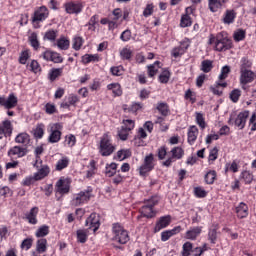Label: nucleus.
I'll return each instance as SVG.
<instances>
[{"label": "nucleus", "mask_w": 256, "mask_h": 256, "mask_svg": "<svg viewBox=\"0 0 256 256\" xmlns=\"http://www.w3.org/2000/svg\"><path fill=\"white\" fill-rule=\"evenodd\" d=\"M208 45H211L214 51L223 53V51L233 49V40L229 38L226 32H220L216 36L213 34L209 36Z\"/></svg>", "instance_id": "obj_1"}, {"label": "nucleus", "mask_w": 256, "mask_h": 256, "mask_svg": "<svg viewBox=\"0 0 256 256\" xmlns=\"http://www.w3.org/2000/svg\"><path fill=\"white\" fill-rule=\"evenodd\" d=\"M112 241L120 245L129 243V232L119 223L112 225Z\"/></svg>", "instance_id": "obj_2"}, {"label": "nucleus", "mask_w": 256, "mask_h": 256, "mask_svg": "<svg viewBox=\"0 0 256 256\" xmlns=\"http://www.w3.org/2000/svg\"><path fill=\"white\" fill-rule=\"evenodd\" d=\"M117 145L113 144L111 136L104 134L100 139L99 153L102 157H109L115 153Z\"/></svg>", "instance_id": "obj_3"}, {"label": "nucleus", "mask_w": 256, "mask_h": 256, "mask_svg": "<svg viewBox=\"0 0 256 256\" xmlns=\"http://www.w3.org/2000/svg\"><path fill=\"white\" fill-rule=\"evenodd\" d=\"M159 203V198L153 196L149 200L144 202V205L140 208V213L142 217H146V219H153L155 215H157V211H155V205Z\"/></svg>", "instance_id": "obj_4"}, {"label": "nucleus", "mask_w": 256, "mask_h": 256, "mask_svg": "<svg viewBox=\"0 0 256 256\" xmlns=\"http://www.w3.org/2000/svg\"><path fill=\"white\" fill-rule=\"evenodd\" d=\"M155 165H157L155 161V156L153 153H150L144 157L142 164L138 168V173L140 177H147L153 169H155Z\"/></svg>", "instance_id": "obj_5"}, {"label": "nucleus", "mask_w": 256, "mask_h": 256, "mask_svg": "<svg viewBox=\"0 0 256 256\" xmlns=\"http://www.w3.org/2000/svg\"><path fill=\"white\" fill-rule=\"evenodd\" d=\"M91 193H93V189L88 187L86 190H82L79 193L73 194L71 205L72 207H81L91 201Z\"/></svg>", "instance_id": "obj_6"}, {"label": "nucleus", "mask_w": 256, "mask_h": 256, "mask_svg": "<svg viewBox=\"0 0 256 256\" xmlns=\"http://www.w3.org/2000/svg\"><path fill=\"white\" fill-rule=\"evenodd\" d=\"M48 143L55 144L61 141V137L63 135V123L56 122L49 124L48 127Z\"/></svg>", "instance_id": "obj_7"}, {"label": "nucleus", "mask_w": 256, "mask_h": 256, "mask_svg": "<svg viewBox=\"0 0 256 256\" xmlns=\"http://www.w3.org/2000/svg\"><path fill=\"white\" fill-rule=\"evenodd\" d=\"M49 18V9L46 6H40L35 9L32 15V25L34 29H39L41 23Z\"/></svg>", "instance_id": "obj_8"}, {"label": "nucleus", "mask_w": 256, "mask_h": 256, "mask_svg": "<svg viewBox=\"0 0 256 256\" xmlns=\"http://www.w3.org/2000/svg\"><path fill=\"white\" fill-rule=\"evenodd\" d=\"M183 155H185V150L183 148L176 146L168 152V158L162 163L164 167H171L175 161H179V159H183Z\"/></svg>", "instance_id": "obj_9"}, {"label": "nucleus", "mask_w": 256, "mask_h": 256, "mask_svg": "<svg viewBox=\"0 0 256 256\" xmlns=\"http://www.w3.org/2000/svg\"><path fill=\"white\" fill-rule=\"evenodd\" d=\"M18 103L19 99L15 93H10L7 98H5V96H0V106L4 107V109H15Z\"/></svg>", "instance_id": "obj_10"}, {"label": "nucleus", "mask_w": 256, "mask_h": 256, "mask_svg": "<svg viewBox=\"0 0 256 256\" xmlns=\"http://www.w3.org/2000/svg\"><path fill=\"white\" fill-rule=\"evenodd\" d=\"M56 193H59V195H67L69 191H71V179L69 178H60L56 182Z\"/></svg>", "instance_id": "obj_11"}, {"label": "nucleus", "mask_w": 256, "mask_h": 256, "mask_svg": "<svg viewBox=\"0 0 256 256\" xmlns=\"http://www.w3.org/2000/svg\"><path fill=\"white\" fill-rule=\"evenodd\" d=\"M64 9L68 15H79L83 11L81 2H67L64 4Z\"/></svg>", "instance_id": "obj_12"}, {"label": "nucleus", "mask_w": 256, "mask_h": 256, "mask_svg": "<svg viewBox=\"0 0 256 256\" xmlns=\"http://www.w3.org/2000/svg\"><path fill=\"white\" fill-rule=\"evenodd\" d=\"M191 15H193V7H187L185 9V14H182L180 19V27H182V29L191 27L193 25V19L191 18Z\"/></svg>", "instance_id": "obj_13"}, {"label": "nucleus", "mask_w": 256, "mask_h": 256, "mask_svg": "<svg viewBox=\"0 0 256 256\" xmlns=\"http://www.w3.org/2000/svg\"><path fill=\"white\" fill-rule=\"evenodd\" d=\"M85 225L95 233L99 227H101L99 215H97V213L90 214V216L86 219Z\"/></svg>", "instance_id": "obj_14"}, {"label": "nucleus", "mask_w": 256, "mask_h": 256, "mask_svg": "<svg viewBox=\"0 0 256 256\" xmlns=\"http://www.w3.org/2000/svg\"><path fill=\"white\" fill-rule=\"evenodd\" d=\"M201 233H203L202 226L190 227L185 233V239H188V241H197V237H199Z\"/></svg>", "instance_id": "obj_15"}, {"label": "nucleus", "mask_w": 256, "mask_h": 256, "mask_svg": "<svg viewBox=\"0 0 256 256\" xmlns=\"http://www.w3.org/2000/svg\"><path fill=\"white\" fill-rule=\"evenodd\" d=\"M247 119H249V110L242 111L235 118L234 125L238 127V129H245Z\"/></svg>", "instance_id": "obj_16"}, {"label": "nucleus", "mask_w": 256, "mask_h": 256, "mask_svg": "<svg viewBox=\"0 0 256 256\" xmlns=\"http://www.w3.org/2000/svg\"><path fill=\"white\" fill-rule=\"evenodd\" d=\"M39 215V207L35 206L30 209L29 212L25 213L24 219L28 221L29 225H37L39 220H37V216Z\"/></svg>", "instance_id": "obj_17"}, {"label": "nucleus", "mask_w": 256, "mask_h": 256, "mask_svg": "<svg viewBox=\"0 0 256 256\" xmlns=\"http://www.w3.org/2000/svg\"><path fill=\"white\" fill-rule=\"evenodd\" d=\"M255 81V72L251 70L240 71V83L241 85H247Z\"/></svg>", "instance_id": "obj_18"}, {"label": "nucleus", "mask_w": 256, "mask_h": 256, "mask_svg": "<svg viewBox=\"0 0 256 256\" xmlns=\"http://www.w3.org/2000/svg\"><path fill=\"white\" fill-rule=\"evenodd\" d=\"M54 45L60 50V51H68L69 47H71V40H69V37L65 35H61Z\"/></svg>", "instance_id": "obj_19"}, {"label": "nucleus", "mask_w": 256, "mask_h": 256, "mask_svg": "<svg viewBox=\"0 0 256 256\" xmlns=\"http://www.w3.org/2000/svg\"><path fill=\"white\" fill-rule=\"evenodd\" d=\"M171 225V215L162 216L159 218V220L156 222L154 231L155 233H159L161 229H165Z\"/></svg>", "instance_id": "obj_20"}, {"label": "nucleus", "mask_w": 256, "mask_h": 256, "mask_svg": "<svg viewBox=\"0 0 256 256\" xmlns=\"http://www.w3.org/2000/svg\"><path fill=\"white\" fill-rule=\"evenodd\" d=\"M25 155H27V149L21 146H14L8 151V157H16L17 159H21V157H25Z\"/></svg>", "instance_id": "obj_21"}, {"label": "nucleus", "mask_w": 256, "mask_h": 256, "mask_svg": "<svg viewBox=\"0 0 256 256\" xmlns=\"http://www.w3.org/2000/svg\"><path fill=\"white\" fill-rule=\"evenodd\" d=\"M197 137H199V128H197L195 125L190 126L187 132V143L189 145H195Z\"/></svg>", "instance_id": "obj_22"}, {"label": "nucleus", "mask_w": 256, "mask_h": 256, "mask_svg": "<svg viewBox=\"0 0 256 256\" xmlns=\"http://www.w3.org/2000/svg\"><path fill=\"white\" fill-rule=\"evenodd\" d=\"M79 103V96L75 94H70L65 100L61 103L63 109H69V107H77Z\"/></svg>", "instance_id": "obj_23"}, {"label": "nucleus", "mask_w": 256, "mask_h": 256, "mask_svg": "<svg viewBox=\"0 0 256 256\" xmlns=\"http://www.w3.org/2000/svg\"><path fill=\"white\" fill-rule=\"evenodd\" d=\"M235 213L238 219H245L249 216V206H247L244 202H240L235 207Z\"/></svg>", "instance_id": "obj_24"}, {"label": "nucleus", "mask_w": 256, "mask_h": 256, "mask_svg": "<svg viewBox=\"0 0 256 256\" xmlns=\"http://www.w3.org/2000/svg\"><path fill=\"white\" fill-rule=\"evenodd\" d=\"M178 233H181V226H176L171 230H166L161 233V241H169L173 235H178Z\"/></svg>", "instance_id": "obj_25"}, {"label": "nucleus", "mask_w": 256, "mask_h": 256, "mask_svg": "<svg viewBox=\"0 0 256 256\" xmlns=\"http://www.w3.org/2000/svg\"><path fill=\"white\" fill-rule=\"evenodd\" d=\"M49 173H51V168L49 165L44 164L41 165V167L36 173H34V175H36V179H38V181H42V179H45V177L49 176Z\"/></svg>", "instance_id": "obj_26"}, {"label": "nucleus", "mask_w": 256, "mask_h": 256, "mask_svg": "<svg viewBox=\"0 0 256 256\" xmlns=\"http://www.w3.org/2000/svg\"><path fill=\"white\" fill-rule=\"evenodd\" d=\"M71 163V159H69L68 156L63 155L55 165V171H63L64 169H67L69 167V164Z\"/></svg>", "instance_id": "obj_27"}, {"label": "nucleus", "mask_w": 256, "mask_h": 256, "mask_svg": "<svg viewBox=\"0 0 256 256\" xmlns=\"http://www.w3.org/2000/svg\"><path fill=\"white\" fill-rule=\"evenodd\" d=\"M83 45H85V39L79 34L74 35L72 38V49L74 51H81Z\"/></svg>", "instance_id": "obj_28"}, {"label": "nucleus", "mask_w": 256, "mask_h": 256, "mask_svg": "<svg viewBox=\"0 0 256 256\" xmlns=\"http://www.w3.org/2000/svg\"><path fill=\"white\" fill-rule=\"evenodd\" d=\"M236 18H237V13L235 12V10H226L222 21L224 25H231L235 23Z\"/></svg>", "instance_id": "obj_29"}, {"label": "nucleus", "mask_w": 256, "mask_h": 256, "mask_svg": "<svg viewBox=\"0 0 256 256\" xmlns=\"http://www.w3.org/2000/svg\"><path fill=\"white\" fill-rule=\"evenodd\" d=\"M131 155H132L131 149L123 148L117 151L116 155H114V159L116 161H125V159H129Z\"/></svg>", "instance_id": "obj_30"}, {"label": "nucleus", "mask_w": 256, "mask_h": 256, "mask_svg": "<svg viewBox=\"0 0 256 256\" xmlns=\"http://www.w3.org/2000/svg\"><path fill=\"white\" fill-rule=\"evenodd\" d=\"M118 164L115 162L107 163L105 166V175L106 177H115L116 173H120L121 170H117Z\"/></svg>", "instance_id": "obj_31"}, {"label": "nucleus", "mask_w": 256, "mask_h": 256, "mask_svg": "<svg viewBox=\"0 0 256 256\" xmlns=\"http://www.w3.org/2000/svg\"><path fill=\"white\" fill-rule=\"evenodd\" d=\"M28 41L34 51H39L41 43L39 42V35L37 34V32H32L28 37Z\"/></svg>", "instance_id": "obj_32"}, {"label": "nucleus", "mask_w": 256, "mask_h": 256, "mask_svg": "<svg viewBox=\"0 0 256 256\" xmlns=\"http://www.w3.org/2000/svg\"><path fill=\"white\" fill-rule=\"evenodd\" d=\"M219 230L218 224H213L209 230H208V240L212 245H215L217 243V231Z\"/></svg>", "instance_id": "obj_33"}, {"label": "nucleus", "mask_w": 256, "mask_h": 256, "mask_svg": "<svg viewBox=\"0 0 256 256\" xmlns=\"http://www.w3.org/2000/svg\"><path fill=\"white\" fill-rule=\"evenodd\" d=\"M159 69H161V62L155 61L153 64L147 66L148 77H155L157 73H159Z\"/></svg>", "instance_id": "obj_34"}, {"label": "nucleus", "mask_w": 256, "mask_h": 256, "mask_svg": "<svg viewBox=\"0 0 256 256\" xmlns=\"http://www.w3.org/2000/svg\"><path fill=\"white\" fill-rule=\"evenodd\" d=\"M108 91H112L114 97H121L123 95V90L121 89V84L111 83L107 85Z\"/></svg>", "instance_id": "obj_35"}, {"label": "nucleus", "mask_w": 256, "mask_h": 256, "mask_svg": "<svg viewBox=\"0 0 256 256\" xmlns=\"http://www.w3.org/2000/svg\"><path fill=\"white\" fill-rule=\"evenodd\" d=\"M59 35V31L49 29L44 34V41H50V43H55L57 41V36Z\"/></svg>", "instance_id": "obj_36"}, {"label": "nucleus", "mask_w": 256, "mask_h": 256, "mask_svg": "<svg viewBox=\"0 0 256 256\" xmlns=\"http://www.w3.org/2000/svg\"><path fill=\"white\" fill-rule=\"evenodd\" d=\"M83 65H89V63H99V54H85L82 56Z\"/></svg>", "instance_id": "obj_37"}, {"label": "nucleus", "mask_w": 256, "mask_h": 256, "mask_svg": "<svg viewBox=\"0 0 256 256\" xmlns=\"http://www.w3.org/2000/svg\"><path fill=\"white\" fill-rule=\"evenodd\" d=\"M36 252L41 254V253H46L47 252V239L45 238H40L36 242Z\"/></svg>", "instance_id": "obj_38"}, {"label": "nucleus", "mask_w": 256, "mask_h": 256, "mask_svg": "<svg viewBox=\"0 0 256 256\" xmlns=\"http://www.w3.org/2000/svg\"><path fill=\"white\" fill-rule=\"evenodd\" d=\"M157 111L162 115L163 117H167L170 113L169 110V104L165 102H159L156 107Z\"/></svg>", "instance_id": "obj_39"}, {"label": "nucleus", "mask_w": 256, "mask_h": 256, "mask_svg": "<svg viewBox=\"0 0 256 256\" xmlns=\"http://www.w3.org/2000/svg\"><path fill=\"white\" fill-rule=\"evenodd\" d=\"M76 144H77V137H75V135L68 134L65 136L64 147H69L70 149H72V147H75Z\"/></svg>", "instance_id": "obj_40"}, {"label": "nucleus", "mask_w": 256, "mask_h": 256, "mask_svg": "<svg viewBox=\"0 0 256 256\" xmlns=\"http://www.w3.org/2000/svg\"><path fill=\"white\" fill-rule=\"evenodd\" d=\"M208 7L212 13H217L223 7V3L221 0H208Z\"/></svg>", "instance_id": "obj_41"}, {"label": "nucleus", "mask_w": 256, "mask_h": 256, "mask_svg": "<svg viewBox=\"0 0 256 256\" xmlns=\"http://www.w3.org/2000/svg\"><path fill=\"white\" fill-rule=\"evenodd\" d=\"M29 141H31V138H30L29 134H27L26 132H22L15 137V143L27 145L29 143Z\"/></svg>", "instance_id": "obj_42"}, {"label": "nucleus", "mask_w": 256, "mask_h": 256, "mask_svg": "<svg viewBox=\"0 0 256 256\" xmlns=\"http://www.w3.org/2000/svg\"><path fill=\"white\" fill-rule=\"evenodd\" d=\"M240 181L245 183V185H250V183H253V174L249 171H243L240 174Z\"/></svg>", "instance_id": "obj_43"}, {"label": "nucleus", "mask_w": 256, "mask_h": 256, "mask_svg": "<svg viewBox=\"0 0 256 256\" xmlns=\"http://www.w3.org/2000/svg\"><path fill=\"white\" fill-rule=\"evenodd\" d=\"M47 235H49V226L47 225L40 226L35 232V237H37L38 239L47 237Z\"/></svg>", "instance_id": "obj_44"}, {"label": "nucleus", "mask_w": 256, "mask_h": 256, "mask_svg": "<svg viewBox=\"0 0 256 256\" xmlns=\"http://www.w3.org/2000/svg\"><path fill=\"white\" fill-rule=\"evenodd\" d=\"M43 135H45V124L38 123L34 129V137L36 139H43Z\"/></svg>", "instance_id": "obj_45"}, {"label": "nucleus", "mask_w": 256, "mask_h": 256, "mask_svg": "<svg viewBox=\"0 0 256 256\" xmlns=\"http://www.w3.org/2000/svg\"><path fill=\"white\" fill-rule=\"evenodd\" d=\"M253 65V62L247 57H242L240 60V71H249Z\"/></svg>", "instance_id": "obj_46"}, {"label": "nucleus", "mask_w": 256, "mask_h": 256, "mask_svg": "<svg viewBox=\"0 0 256 256\" xmlns=\"http://www.w3.org/2000/svg\"><path fill=\"white\" fill-rule=\"evenodd\" d=\"M216 178H217V172H215V170H209L204 177L207 185H213V183H215Z\"/></svg>", "instance_id": "obj_47"}, {"label": "nucleus", "mask_w": 256, "mask_h": 256, "mask_svg": "<svg viewBox=\"0 0 256 256\" xmlns=\"http://www.w3.org/2000/svg\"><path fill=\"white\" fill-rule=\"evenodd\" d=\"M191 253H193V243L191 242H185L182 246V256H191Z\"/></svg>", "instance_id": "obj_48"}, {"label": "nucleus", "mask_w": 256, "mask_h": 256, "mask_svg": "<svg viewBox=\"0 0 256 256\" xmlns=\"http://www.w3.org/2000/svg\"><path fill=\"white\" fill-rule=\"evenodd\" d=\"M212 70H213V61L203 60L201 62V71H203V73H211Z\"/></svg>", "instance_id": "obj_49"}, {"label": "nucleus", "mask_w": 256, "mask_h": 256, "mask_svg": "<svg viewBox=\"0 0 256 256\" xmlns=\"http://www.w3.org/2000/svg\"><path fill=\"white\" fill-rule=\"evenodd\" d=\"M219 157V148L214 147L209 151L208 163L211 165Z\"/></svg>", "instance_id": "obj_50"}, {"label": "nucleus", "mask_w": 256, "mask_h": 256, "mask_svg": "<svg viewBox=\"0 0 256 256\" xmlns=\"http://www.w3.org/2000/svg\"><path fill=\"white\" fill-rule=\"evenodd\" d=\"M231 73V67L229 65H225L221 68V72L218 76V79L220 81H225L229 77V74Z\"/></svg>", "instance_id": "obj_51"}, {"label": "nucleus", "mask_w": 256, "mask_h": 256, "mask_svg": "<svg viewBox=\"0 0 256 256\" xmlns=\"http://www.w3.org/2000/svg\"><path fill=\"white\" fill-rule=\"evenodd\" d=\"M76 235L78 243H87L89 237L87 230H77Z\"/></svg>", "instance_id": "obj_52"}, {"label": "nucleus", "mask_w": 256, "mask_h": 256, "mask_svg": "<svg viewBox=\"0 0 256 256\" xmlns=\"http://www.w3.org/2000/svg\"><path fill=\"white\" fill-rule=\"evenodd\" d=\"M247 33L243 29H238L233 34V39L236 43L243 41L246 37Z\"/></svg>", "instance_id": "obj_53"}, {"label": "nucleus", "mask_w": 256, "mask_h": 256, "mask_svg": "<svg viewBox=\"0 0 256 256\" xmlns=\"http://www.w3.org/2000/svg\"><path fill=\"white\" fill-rule=\"evenodd\" d=\"M63 75V68H53L49 72L50 81H55L57 77H61Z\"/></svg>", "instance_id": "obj_54"}, {"label": "nucleus", "mask_w": 256, "mask_h": 256, "mask_svg": "<svg viewBox=\"0 0 256 256\" xmlns=\"http://www.w3.org/2000/svg\"><path fill=\"white\" fill-rule=\"evenodd\" d=\"M44 111L46 115H55L57 113V106L51 102H48L44 106Z\"/></svg>", "instance_id": "obj_55"}, {"label": "nucleus", "mask_w": 256, "mask_h": 256, "mask_svg": "<svg viewBox=\"0 0 256 256\" xmlns=\"http://www.w3.org/2000/svg\"><path fill=\"white\" fill-rule=\"evenodd\" d=\"M158 79L160 83H169V79H171V72L169 69H164Z\"/></svg>", "instance_id": "obj_56"}, {"label": "nucleus", "mask_w": 256, "mask_h": 256, "mask_svg": "<svg viewBox=\"0 0 256 256\" xmlns=\"http://www.w3.org/2000/svg\"><path fill=\"white\" fill-rule=\"evenodd\" d=\"M129 133H131V131L124 128L123 126L118 129V137L121 141H127V139H129Z\"/></svg>", "instance_id": "obj_57"}, {"label": "nucleus", "mask_w": 256, "mask_h": 256, "mask_svg": "<svg viewBox=\"0 0 256 256\" xmlns=\"http://www.w3.org/2000/svg\"><path fill=\"white\" fill-rule=\"evenodd\" d=\"M30 57H31V52L29 50H23L19 57V63L21 65H26Z\"/></svg>", "instance_id": "obj_58"}, {"label": "nucleus", "mask_w": 256, "mask_h": 256, "mask_svg": "<svg viewBox=\"0 0 256 256\" xmlns=\"http://www.w3.org/2000/svg\"><path fill=\"white\" fill-rule=\"evenodd\" d=\"M110 73L112 75H114V77H121V75H123V73H125V69L121 65L113 66L110 68Z\"/></svg>", "instance_id": "obj_59"}, {"label": "nucleus", "mask_w": 256, "mask_h": 256, "mask_svg": "<svg viewBox=\"0 0 256 256\" xmlns=\"http://www.w3.org/2000/svg\"><path fill=\"white\" fill-rule=\"evenodd\" d=\"M122 127H124V129H127L128 131L132 132L133 129H135V120L124 119L122 121Z\"/></svg>", "instance_id": "obj_60"}, {"label": "nucleus", "mask_w": 256, "mask_h": 256, "mask_svg": "<svg viewBox=\"0 0 256 256\" xmlns=\"http://www.w3.org/2000/svg\"><path fill=\"white\" fill-rule=\"evenodd\" d=\"M196 123L197 125H199L201 129H205L207 127V123L205 122V117L200 112H196Z\"/></svg>", "instance_id": "obj_61"}, {"label": "nucleus", "mask_w": 256, "mask_h": 256, "mask_svg": "<svg viewBox=\"0 0 256 256\" xmlns=\"http://www.w3.org/2000/svg\"><path fill=\"white\" fill-rule=\"evenodd\" d=\"M121 59H124L126 61H129L131 57H133V51L129 48H123L120 52Z\"/></svg>", "instance_id": "obj_62"}, {"label": "nucleus", "mask_w": 256, "mask_h": 256, "mask_svg": "<svg viewBox=\"0 0 256 256\" xmlns=\"http://www.w3.org/2000/svg\"><path fill=\"white\" fill-rule=\"evenodd\" d=\"M2 128L4 132H6V135H11V133H13V125L9 120H4L2 122Z\"/></svg>", "instance_id": "obj_63"}, {"label": "nucleus", "mask_w": 256, "mask_h": 256, "mask_svg": "<svg viewBox=\"0 0 256 256\" xmlns=\"http://www.w3.org/2000/svg\"><path fill=\"white\" fill-rule=\"evenodd\" d=\"M241 97V90L234 89L230 92V99L233 103H237L239 101V98Z\"/></svg>", "instance_id": "obj_64"}]
</instances>
